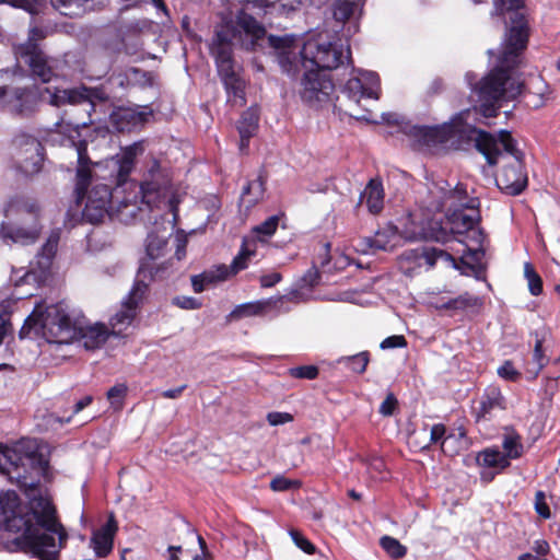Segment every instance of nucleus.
Returning <instances> with one entry per match:
<instances>
[{
    "mask_svg": "<svg viewBox=\"0 0 560 560\" xmlns=\"http://www.w3.org/2000/svg\"><path fill=\"white\" fill-rule=\"evenodd\" d=\"M3 526L8 532L21 533L15 539L18 546L40 560H59V552L68 539L54 505L43 497L34 498L25 513L20 509L4 517Z\"/></svg>",
    "mask_w": 560,
    "mask_h": 560,
    "instance_id": "nucleus-1",
    "label": "nucleus"
},
{
    "mask_svg": "<svg viewBox=\"0 0 560 560\" xmlns=\"http://www.w3.org/2000/svg\"><path fill=\"white\" fill-rule=\"evenodd\" d=\"M265 35V28L245 11H240L235 22L225 23L215 32L211 52L215 58L219 75L233 106L245 105V81L234 70L232 47L235 43L254 49L256 42Z\"/></svg>",
    "mask_w": 560,
    "mask_h": 560,
    "instance_id": "nucleus-2",
    "label": "nucleus"
},
{
    "mask_svg": "<svg viewBox=\"0 0 560 560\" xmlns=\"http://www.w3.org/2000/svg\"><path fill=\"white\" fill-rule=\"evenodd\" d=\"M268 44L277 52L281 69L295 75L302 69L332 70L350 60V49L342 45L312 38L301 47L292 35L268 37Z\"/></svg>",
    "mask_w": 560,
    "mask_h": 560,
    "instance_id": "nucleus-3",
    "label": "nucleus"
},
{
    "mask_svg": "<svg viewBox=\"0 0 560 560\" xmlns=\"http://www.w3.org/2000/svg\"><path fill=\"white\" fill-rule=\"evenodd\" d=\"M513 25L504 39V47L499 58V65L478 84L480 98L495 102L501 98L513 100L522 93V83L514 79L509 71L521 62V55L527 46L528 32L525 18L513 13Z\"/></svg>",
    "mask_w": 560,
    "mask_h": 560,
    "instance_id": "nucleus-4",
    "label": "nucleus"
},
{
    "mask_svg": "<svg viewBox=\"0 0 560 560\" xmlns=\"http://www.w3.org/2000/svg\"><path fill=\"white\" fill-rule=\"evenodd\" d=\"M448 199L455 209L446 224L443 225L436 220L429 221L428 226L422 230V237L439 243H447L455 238L464 243L469 253H478L479 248L474 245L481 246L485 238L483 232L478 226L479 200L469 198L460 185L456 186Z\"/></svg>",
    "mask_w": 560,
    "mask_h": 560,
    "instance_id": "nucleus-5",
    "label": "nucleus"
},
{
    "mask_svg": "<svg viewBox=\"0 0 560 560\" xmlns=\"http://www.w3.org/2000/svg\"><path fill=\"white\" fill-rule=\"evenodd\" d=\"M56 107L66 104L77 105L85 104L88 113L94 108L93 100H104L103 92L96 89H88L85 86L77 89H56L51 91L49 88L39 90L37 86L8 88L0 86V109L9 113L14 117L30 118L37 110L42 100Z\"/></svg>",
    "mask_w": 560,
    "mask_h": 560,
    "instance_id": "nucleus-6",
    "label": "nucleus"
},
{
    "mask_svg": "<svg viewBox=\"0 0 560 560\" xmlns=\"http://www.w3.org/2000/svg\"><path fill=\"white\" fill-rule=\"evenodd\" d=\"M60 132L67 136V141L77 151L78 168L75 192L78 200L86 196L85 207L83 209V218L91 223H98L106 214H110L113 210L114 196L108 185L94 184L88 191V186L92 180V172L90 168V158L86 151V141L81 140L80 128H86L88 122L83 121L72 126L71 124H58Z\"/></svg>",
    "mask_w": 560,
    "mask_h": 560,
    "instance_id": "nucleus-7",
    "label": "nucleus"
},
{
    "mask_svg": "<svg viewBox=\"0 0 560 560\" xmlns=\"http://www.w3.org/2000/svg\"><path fill=\"white\" fill-rule=\"evenodd\" d=\"M476 149L486 158L489 165L508 160L495 178L497 186L510 196L520 195L527 186V176L523 170V154L517 150L515 140L506 130L498 133L478 132Z\"/></svg>",
    "mask_w": 560,
    "mask_h": 560,
    "instance_id": "nucleus-8",
    "label": "nucleus"
},
{
    "mask_svg": "<svg viewBox=\"0 0 560 560\" xmlns=\"http://www.w3.org/2000/svg\"><path fill=\"white\" fill-rule=\"evenodd\" d=\"M475 109H465L458 113L450 122H444L436 126H422L412 125L410 122H395L400 125L401 131L412 139L415 145L419 149H432L439 144H444L451 141L452 144L457 143L458 147L463 144L474 143L477 147L478 132L485 130L475 128L470 122V117L476 116Z\"/></svg>",
    "mask_w": 560,
    "mask_h": 560,
    "instance_id": "nucleus-9",
    "label": "nucleus"
},
{
    "mask_svg": "<svg viewBox=\"0 0 560 560\" xmlns=\"http://www.w3.org/2000/svg\"><path fill=\"white\" fill-rule=\"evenodd\" d=\"M42 335L50 343H70L77 337V323L69 316L63 303L35 306L20 329V338H26L31 331Z\"/></svg>",
    "mask_w": 560,
    "mask_h": 560,
    "instance_id": "nucleus-10",
    "label": "nucleus"
},
{
    "mask_svg": "<svg viewBox=\"0 0 560 560\" xmlns=\"http://www.w3.org/2000/svg\"><path fill=\"white\" fill-rule=\"evenodd\" d=\"M42 335L50 343H70L77 337V323L69 316L63 303L35 306L20 329V338H26L31 331Z\"/></svg>",
    "mask_w": 560,
    "mask_h": 560,
    "instance_id": "nucleus-11",
    "label": "nucleus"
},
{
    "mask_svg": "<svg viewBox=\"0 0 560 560\" xmlns=\"http://www.w3.org/2000/svg\"><path fill=\"white\" fill-rule=\"evenodd\" d=\"M47 467V459L36 451L35 445L20 443L9 448L0 444V472L20 487L35 488L37 481L32 476L43 475Z\"/></svg>",
    "mask_w": 560,
    "mask_h": 560,
    "instance_id": "nucleus-12",
    "label": "nucleus"
},
{
    "mask_svg": "<svg viewBox=\"0 0 560 560\" xmlns=\"http://www.w3.org/2000/svg\"><path fill=\"white\" fill-rule=\"evenodd\" d=\"M141 203L149 210L162 208L174 209V189L172 185V173L170 168L162 165L158 160H152L139 186Z\"/></svg>",
    "mask_w": 560,
    "mask_h": 560,
    "instance_id": "nucleus-13",
    "label": "nucleus"
},
{
    "mask_svg": "<svg viewBox=\"0 0 560 560\" xmlns=\"http://www.w3.org/2000/svg\"><path fill=\"white\" fill-rule=\"evenodd\" d=\"M13 52L16 59L24 60L30 67L32 77L43 83H48L57 77L59 61L47 56L37 43L25 42L14 45Z\"/></svg>",
    "mask_w": 560,
    "mask_h": 560,
    "instance_id": "nucleus-14",
    "label": "nucleus"
},
{
    "mask_svg": "<svg viewBox=\"0 0 560 560\" xmlns=\"http://www.w3.org/2000/svg\"><path fill=\"white\" fill-rule=\"evenodd\" d=\"M152 269L153 267L149 264H143L138 270L135 285L126 301H124L121 310L118 311L110 319L113 334L121 335L122 331L131 325L136 316L137 306L142 300L148 287L145 279L152 278Z\"/></svg>",
    "mask_w": 560,
    "mask_h": 560,
    "instance_id": "nucleus-15",
    "label": "nucleus"
},
{
    "mask_svg": "<svg viewBox=\"0 0 560 560\" xmlns=\"http://www.w3.org/2000/svg\"><path fill=\"white\" fill-rule=\"evenodd\" d=\"M334 84L331 80L318 70L304 69L299 94L304 103L316 109L330 104Z\"/></svg>",
    "mask_w": 560,
    "mask_h": 560,
    "instance_id": "nucleus-16",
    "label": "nucleus"
},
{
    "mask_svg": "<svg viewBox=\"0 0 560 560\" xmlns=\"http://www.w3.org/2000/svg\"><path fill=\"white\" fill-rule=\"evenodd\" d=\"M13 144L16 150L15 159L19 168L25 175L38 173L44 161L42 143L31 135L19 133L13 139Z\"/></svg>",
    "mask_w": 560,
    "mask_h": 560,
    "instance_id": "nucleus-17",
    "label": "nucleus"
},
{
    "mask_svg": "<svg viewBox=\"0 0 560 560\" xmlns=\"http://www.w3.org/2000/svg\"><path fill=\"white\" fill-rule=\"evenodd\" d=\"M278 224L279 217L272 215L252 229V235L249 237H244L241 252L232 262L234 272H238L247 267L246 260L255 254L256 241L266 242L275 234Z\"/></svg>",
    "mask_w": 560,
    "mask_h": 560,
    "instance_id": "nucleus-18",
    "label": "nucleus"
},
{
    "mask_svg": "<svg viewBox=\"0 0 560 560\" xmlns=\"http://www.w3.org/2000/svg\"><path fill=\"white\" fill-rule=\"evenodd\" d=\"M380 78L372 71H360L358 77L349 79L342 93L350 102L359 105L362 98H378Z\"/></svg>",
    "mask_w": 560,
    "mask_h": 560,
    "instance_id": "nucleus-19",
    "label": "nucleus"
},
{
    "mask_svg": "<svg viewBox=\"0 0 560 560\" xmlns=\"http://www.w3.org/2000/svg\"><path fill=\"white\" fill-rule=\"evenodd\" d=\"M168 233L166 230H163L160 233L151 232L148 234L147 237V245H145V252L147 257L142 259L139 269L142 267L143 264H149L153 267L152 269V278L145 279V282L154 280L155 278H162L165 270L167 269V266L165 262L156 264L155 260L162 257L167 247V238Z\"/></svg>",
    "mask_w": 560,
    "mask_h": 560,
    "instance_id": "nucleus-20",
    "label": "nucleus"
},
{
    "mask_svg": "<svg viewBox=\"0 0 560 560\" xmlns=\"http://www.w3.org/2000/svg\"><path fill=\"white\" fill-rule=\"evenodd\" d=\"M149 113L139 106H119L109 115V122L119 132H130L147 121Z\"/></svg>",
    "mask_w": 560,
    "mask_h": 560,
    "instance_id": "nucleus-21",
    "label": "nucleus"
},
{
    "mask_svg": "<svg viewBox=\"0 0 560 560\" xmlns=\"http://www.w3.org/2000/svg\"><path fill=\"white\" fill-rule=\"evenodd\" d=\"M153 211L154 210H149L145 205H142L141 198L138 200V196L135 195L132 199L126 197L121 200H117V205L115 208L113 207L110 215L125 224H129L138 218L144 220L145 213Z\"/></svg>",
    "mask_w": 560,
    "mask_h": 560,
    "instance_id": "nucleus-22",
    "label": "nucleus"
},
{
    "mask_svg": "<svg viewBox=\"0 0 560 560\" xmlns=\"http://www.w3.org/2000/svg\"><path fill=\"white\" fill-rule=\"evenodd\" d=\"M364 0H336L332 5V15L334 19L338 22L349 21V26L346 30V36H351L359 31V25L357 21H352V18H355V13L359 12V15L362 11Z\"/></svg>",
    "mask_w": 560,
    "mask_h": 560,
    "instance_id": "nucleus-23",
    "label": "nucleus"
},
{
    "mask_svg": "<svg viewBox=\"0 0 560 560\" xmlns=\"http://www.w3.org/2000/svg\"><path fill=\"white\" fill-rule=\"evenodd\" d=\"M108 337L109 331L104 324L77 325V337L74 340L81 341L86 350H95L101 348Z\"/></svg>",
    "mask_w": 560,
    "mask_h": 560,
    "instance_id": "nucleus-24",
    "label": "nucleus"
},
{
    "mask_svg": "<svg viewBox=\"0 0 560 560\" xmlns=\"http://www.w3.org/2000/svg\"><path fill=\"white\" fill-rule=\"evenodd\" d=\"M117 528V523L114 516L110 515L106 524L94 532L91 545L98 557H106L112 551Z\"/></svg>",
    "mask_w": 560,
    "mask_h": 560,
    "instance_id": "nucleus-25",
    "label": "nucleus"
},
{
    "mask_svg": "<svg viewBox=\"0 0 560 560\" xmlns=\"http://www.w3.org/2000/svg\"><path fill=\"white\" fill-rule=\"evenodd\" d=\"M505 398L498 387H489L481 396L478 408L475 409L477 420L488 419L495 410H504Z\"/></svg>",
    "mask_w": 560,
    "mask_h": 560,
    "instance_id": "nucleus-26",
    "label": "nucleus"
},
{
    "mask_svg": "<svg viewBox=\"0 0 560 560\" xmlns=\"http://www.w3.org/2000/svg\"><path fill=\"white\" fill-rule=\"evenodd\" d=\"M39 230L40 229L37 225L25 229L23 226L3 223L0 229V236L4 242L10 241L12 243L27 245L34 243L38 238Z\"/></svg>",
    "mask_w": 560,
    "mask_h": 560,
    "instance_id": "nucleus-27",
    "label": "nucleus"
},
{
    "mask_svg": "<svg viewBox=\"0 0 560 560\" xmlns=\"http://www.w3.org/2000/svg\"><path fill=\"white\" fill-rule=\"evenodd\" d=\"M415 258L419 266H422L423 262L428 268H433L439 260L443 261L446 266L457 268L455 258L446 250L436 247H422L421 249H417L415 252Z\"/></svg>",
    "mask_w": 560,
    "mask_h": 560,
    "instance_id": "nucleus-28",
    "label": "nucleus"
},
{
    "mask_svg": "<svg viewBox=\"0 0 560 560\" xmlns=\"http://www.w3.org/2000/svg\"><path fill=\"white\" fill-rule=\"evenodd\" d=\"M365 202L368 210L377 214L384 206V189L381 182L371 179L360 196L359 205Z\"/></svg>",
    "mask_w": 560,
    "mask_h": 560,
    "instance_id": "nucleus-29",
    "label": "nucleus"
},
{
    "mask_svg": "<svg viewBox=\"0 0 560 560\" xmlns=\"http://www.w3.org/2000/svg\"><path fill=\"white\" fill-rule=\"evenodd\" d=\"M143 147L141 143H133L127 147L119 155H117V184L121 185L126 182L135 166L137 155L141 154Z\"/></svg>",
    "mask_w": 560,
    "mask_h": 560,
    "instance_id": "nucleus-30",
    "label": "nucleus"
},
{
    "mask_svg": "<svg viewBox=\"0 0 560 560\" xmlns=\"http://www.w3.org/2000/svg\"><path fill=\"white\" fill-rule=\"evenodd\" d=\"M231 272L235 273L232 267L230 271V269L226 266H220L215 270H209L200 275L192 276V289L196 293H201L209 285L226 280Z\"/></svg>",
    "mask_w": 560,
    "mask_h": 560,
    "instance_id": "nucleus-31",
    "label": "nucleus"
},
{
    "mask_svg": "<svg viewBox=\"0 0 560 560\" xmlns=\"http://www.w3.org/2000/svg\"><path fill=\"white\" fill-rule=\"evenodd\" d=\"M479 303H480V300L477 296H474L466 292V293L460 294L459 296H457L455 299H451L446 302L430 301L429 305H430V307H432L436 311L446 310V311L457 312V311H464L468 307L477 306Z\"/></svg>",
    "mask_w": 560,
    "mask_h": 560,
    "instance_id": "nucleus-32",
    "label": "nucleus"
},
{
    "mask_svg": "<svg viewBox=\"0 0 560 560\" xmlns=\"http://www.w3.org/2000/svg\"><path fill=\"white\" fill-rule=\"evenodd\" d=\"M282 300L283 298H279L277 300L269 299L241 304L232 311L230 316L240 319L249 316L262 315L271 305H276L277 303L282 302Z\"/></svg>",
    "mask_w": 560,
    "mask_h": 560,
    "instance_id": "nucleus-33",
    "label": "nucleus"
},
{
    "mask_svg": "<svg viewBox=\"0 0 560 560\" xmlns=\"http://www.w3.org/2000/svg\"><path fill=\"white\" fill-rule=\"evenodd\" d=\"M266 176L260 173L258 177L252 182H248L243 187L241 201L247 207H254L262 197L265 191Z\"/></svg>",
    "mask_w": 560,
    "mask_h": 560,
    "instance_id": "nucleus-34",
    "label": "nucleus"
},
{
    "mask_svg": "<svg viewBox=\"0 0 560 560\" xmlns=\"http://www.w3.org/2000/svg\"><path fill=\"white\" fill-rule=\"evenodd\" d=\"M59 240V231H52L46 243L42 246L40 252L37 255V265L43 271L49 269L51 266L52 259L57 253Z\"/></svg>",
    "mask_w": 560,
    "mask_h": 560,
    "instance_id": "nucleus-35",
    "label": "nucleus"
},
{
    "mask_svg": "<svg viewBox=\"0 0 560 560\" xmlns=\"http://www.w3.org/2000/svg\"><path fill=\"white\" fill-rule=\"evenodd\" d=\"M60 14L69 18L81 16L86 10L89 0H50Z\"/></svg>",
    "mask_w": 560,
    "mask_h": 560,
    "instance_id": "nucleus-36",
    "label": "nucleus"
},
{
    "mask_svg": "<svg viewBox=\"0 0 560 560\" xmlns=\"http://www.w3.org/2000/svg\"><path fill=\"white\" fill-rule=\"evenodd\" d=\"M479 464L498 469H504L510 465L509 458L498 450L487 448L477 456Z\"/></svg>",
    "mask_w": 560,
    "mask_h": 560,
    "instance_id": "nucleus-37",
    "label": "nucleus"
},
{
    "mask_svg": "<svg viewBox=\"0 0 560 560\" xmlns=\"http://www.w3.org/2000/svg\"><path fill=\"white\" fill-rule=\"evenodd\" d=\"M446 429L443 424H434L430 430V443L441 442L443 453L453 455L456 450L451 447V444L457 440L456 435L450 434L445 436Z\"/></svg>",
    "mask_w": 560,
    "mask_h": 560,
    "instance_id": "nucleus-38",
    "label": "nucleus"
},
{
    "mask_svg": "<svg viewBox=\"0 0 560 560\" xmlns=\"http://www.w3.org/2000/svg\"><path fill=\"white\" fill-rule=\"evenodd\" d=\"M258 114L254 108L247 109L238 121L237 129L243 140L249 139L258 127Z\"/></svg>",
    "mask_w": 560,
    "mask_h": 560,
    "instance_id": "nucleus-39",
    "label": "nucleus"
},
{
    "mask_svg": "<svg viewBox=\"0 0 560 560\" xmlns=\"http://www.w3.org/2000/svg\"><path fill=\"white\" fill-rule=\"evenodd\" d=\"M20 509V499L14 491L0 492V514L7 517Z\"/></svg>",
    "mask_w": 560,
    "mask_h": 560,
    "instance_id": "nucleus-40",
    "label": "nucleus"
},
{
    "mask_svg": "<svg viewBox=\"0 0 560 560\" xmlns=\"http://www.w3.org/2000/svg\"><path fill=\"white\" fill-rule=\"evenodd\" d=\"M382 548L394 559H400L406 556L407 548L396 538L383 536L380 540Z\"/></svg>",
    "mask_w": 560,
    "mask_h": 560,
    "instance_id": "nucleus-41",
    "label": "nucleus"
},
{
    "mask_svg": "<svg viewBox=\"0 0 560 560\" xmlns=\"http://www.w3.org/2000/svg\"><path fill=\"white\" fill-rule=\"evenodd\" d=\"M524 277L527 280L529 292L533 295H539L542 292V280L529 262L524 265Z\"/></svg>",
    "mask_w": 560,
    "mask_h": 560,
    "instance_id": "nucleus-42",
    "label": "nucleus"
},
{
    "mask_svg": "<svg viewBox=\"0 0 560 560\" xmlns=\"http://www.w3.org/2000/svg\"><path fill=\"white\" fill-rule=\"evenodd\" d=\"M503 450L505 452V456L510 458H517L522 455L523 445L520 442V438L514 434H509L504 436L503 440Z\"/></svg>",
    "mask_w": 560,
    "mask_h": 560,
    "instance_id": "nucleus-43",
    "label": "nucleus"
},
{
    "mask_svg": "<svg viewBox=\"0 0 560 560\" xmlns=\"http://www.w3.org/2000/svg\"><path fill=\"white\" fill-rule=\"evenodd\" d=\"M369 360V352L363 351L355 355L342 358L340 361L347 362L353 372L362 374L366 370Z\"/></svg>",
    "mask_w": 560,
    "mask_h": 560,
    "instance_id": "nucleus-44",
    "label": "nucleus"
},
{
    "mask_svg": "<svg viewBox=\"0 0 560 560\" xmlns=\"http://www.w3.org/2000/svg\"><path fill=\"white\" fill-rule=\"evenodd\" d=\"M45 0H0V3H8L14 8H20L31 14H36L44 5Z\"/></svg>",
    "mask_w": 560,
    "mask_h": 560,
    "instance_id": "nucleus-45",
    "label": "nucleus"
},
{
    "mask_svg": "<svg viewBox=\"0 0 560 560\" xmlns=\"http://www.w3.org/2000/svg\"><path fill=\"white\" fill-rule=\"evenodd\" d=\"M301 487V481L296 479H288L284 476L278 475L270 481V488L273 491H287L290 489H298Z\"/></svg>",
    "mask_w": 560,
    "mask_h": 560,
    "instance_id": "nucleus-46",
    "label": "nucleus"
},
{
    "mask_svg": "<svg viewBox=\"0 0 560 560\" xmlns=\"http://www.w3.org/2000/svg\"><path fill=\"white\" fill-rule=\"evenodd\" d=\"M533 361H534V369L532 372L537 375L544 366L547 365L549 362V359L545 355L542 350V340L536 339L535 347H534V353H533Z\"/></svg>",
    "mask_w": 560,
    "mask_h": 560,
    "instance_id": "nucleus-47",
    "label": "nucleus"
},
{
    "mask_svg": "<svg viewBox=\"0 0 560 560\" xmlns=\"http://www.w3.org/2000/svg\"><path fill=\"white\" fill-rule=\"evenodd\" d=\"M126 393L127 386L124 384H117L109 388V390L107 392V399L109 400L114 409L118 410L121 408Z\"/></svg>",
    "mask_w": 560,
    "mask_h": 560,
    "instance_id": "nucleus-48",
    "label": "nucleus"
},
{
    "mask_svg": "<svg viewBox=\"0 0 560 560\" xmlns=\"http://www.w3.org/2000/svg\"><path fill=\"white\" fill-rule=\"evenodd\" d=\"M292 377L314 380L318 375V368L315 365H302L289 370Z\"/></svg>",
    "mask_w": 560,
    "mask_h": 560,
    "instance_id": "nucleus-49",
    "label": "nucleus"
},
{
    "mask_svg": "<svg viewBox=\"0 0 560 560\" xmlns=\"http://www.w3.org/2000/svg\"><path fill=\"white\" fill-rule=\"evenodd\" d=\"M522 0H493L494 9L492 15H503L505 11L515 10L521 5Z\"/></svg>",
    "mask_w": 560,
    "mask_h": 560,
    "instance_id": "nucleus-50",
    "label": "nucleus"
},
{
    "mask_svg": "<svg viewBox=\"0 0 560 560\" xmlns=\"http://www.w3.org/2000/svg\"><path fill=\"white\" fill-rule=\"evenodd\" d=\"M471 109H475L477 112L476 116L470 117V122L474 125L475 128L476 124L480 122L478 116L481 115L483 118H490L495 117L498 109L492 104H482L480 108L472 107Z\"/></svg>",
    "mask_w": 560,
    "mask_h": 560,
    "instance_id": "nucleus-51",
    "label": "nucleus"
},
{
    "mask_svg": "<svg viewBox=\"0 0 560 560\" xmlns=\"http://www.w3.org/2000/svg\"><path fill=\"white\" fill-rule=\"evenodd\" d=\"M290 535L295 542V545L302 549L304 552L312 555L315 552V546L306 538L304 537L300 532L298 530H291Z\"/></svg>",
    "mask_w": 560,
    "mask_h": 560,
    "instance_id": "nucleus-52",
    "label": "nucleus"
},
{
    "mask_svg": "<svg viewBox=\"0 0 560 560\" xmlns=\"http://www.w3.org/2000/svg\"><path fill=\"white\" fill-rule=\"evenodd\" d=\"M498 374L500 377L513 382L518 380L521 376V373L515 370L511 361H505L503 365L498 369Z\"/></svg>",
    "mask_w": 560,
    "mask_h": 560,
    "instance_id": "nucleus-53",
    "label": "nucleus"
},
{
    "mask_svg": "<svg viewBox=\"0 0 560 560\" xmlns=\"http://www.w3.org/2000/svg\"><path fill=\"white\" fill-rule=\"evenodd\" d=\"M173 304L183 310H198L201 307V302L191 296H176L173 299Z\"/></svg>",
    "mask_w": 560,
    "mask_h": 560,
    "instance_id": "nucleus-54",
    "label": "nucleus"
},
{
    "mask_svg": "<svg viewBox=\"0 0 560 560\" xmlns=\"http://www.w3.org/2000/svg\"><path fill=\"white\" fill-rule=\"evenodd\" d=\"M535 509L536 512L544 518L550 517V510L546 503V497L542 491H537L535 495Z\"/></svg>",
    "mask_w": 560,
    "mask_h": 560,
    "instance_id": "nucleus-55",
    "label": "nucleus"
},
{
    "mask_svg": "<svg viewBox=\"0 0 560 560\" xmlns=\"http://www.w3.org/2000/svg\"><path fill=\"white\" fill-rule=\"evenodd\" d=\"M14 210L25 212L28 217H32L33 219L36 218L34 214V206H27L26 203H22L20 200L11 201L8 205V208L5 209V215L8 217L10 212H13Z\"/></svg>",
    "mask_w": 560,
    "mask_h": 560,
    "instance_id": "nucleus-56",
    "label": "nucleus"
},
{
    "mask_svg": "<svg viewBox=\"0 0 560 560\" xmlns=\"http://www.w3.org/2000/svg\"><path fill=\"white\" fill-rule=\"evenodd\" d=\"M267 420L270 425H279L283 423L291 422L293 420V416L289 412H269L267 415Z\"/></svg>",
    "mask_w": 560,
    "mask_h": 560,
    "instance_id": "nucleus-57",
    "label": "nucleus"
},
{
    "mask_svg": "<svg viewBox=\"0 0 560 560\" xmlns=\"http://www.w3.org/2000/svg\"><path fill=\"white\" fill-rule=\"evenodd\" d=\"M407 345V341L404 336L401 335H394L390 337L385 338L381 342L382 349H393V348H402Z\"/></svg>",
    "mask_w": 560,
    "mask_h": 560,
    "instance_id": "nucleus-58",
    "label": "nucleus"
},
{
    "mask_svg": "<svg viewBox=\"0 0 560 560\" xmlns=\"http://www.w3.org/2000/svg\"><path fill=\"white\" fill-rule=\"evenodd\" d=\"M397 406V399L394 394H388L385 400L380 406V413L383 416H392Z\"/></svg>",
    "mask_w": 560,
    "mask_h": 560,
    "instance_id": "nucleus-59",
    "label": "nucleus"
},
{
    "mask_svg": "<svg viewBox=\"0 0 560 560\" xmlns=\"http://www.w3.org/2000/svg\"><path fill=\"white\" fill-rule=\"evenodd\" d=\"M12 331V324L10 320L9 313L0 314V345L3 342V339L8 334Z\"/></svg>",
    "mask_w": 560,
    "mask_h": 560,
    "instance_id": "nucleus-60",
    "label": "nucleus"
},
{
    "mask_svg": "<svg viewBox=\"0 0 560 560\" xmlns=\"http://www.w3.org/2000/svg\"><path fill=\"white\" fill-rule=\"evenodd\" d=\"M281 275L279 272H271L264 275L259 278L260 285L262 288H271L281 281Z\"/></svg>",
    "mask_w": 560,
    "mask_h": 560,
    "instance_id": "nucleus-61",
    "label": "nucleus"
},
{
    "mask_svg": "<svg viewBox=\"0 0 560 560\" xmlns=\"http://www.w3.org/2000/svg\"><path fill=\"white\" fill-rule=\"evenodd\" d=\"M176 241H177V245H176L175 255H176L177 259L180 260L186 255L185 248H186V244H187V238L184 235H177Z\"/></svg>",
    "mask_w": 560,
    "mask_h": 560,
    "instance_id": "nucleus-62",
    "label": "nucleus"
},
{
    "mask_svg": "<svg viewBox=\"0 0 560 560\" xmlns=\"http://www.w3.org/2000/svg\"><path fill=\"white\" fill-rule=\"evenodd\" d=\"M319 272L316 270V269H311L307 271V273L305 275L304 277V281L311 285V287H314L318 283L319 281Z\"/></svg>",
    "mask_w": 560,
    "mask_h": 560,
    "instance_id": "nucleus-63",
    "label": "nucleus"
},
{
    "mask_svg": "<svg viewBox=\"0 0 560 560\" xmlns=\"http://www.w3.org/2000/svg\"><path fill=\"white\" fill-rule=\"evenodd\" d=\"M533 549L536 551L538 557H542L548 553L549 545L545 540H537L535 541Z\"/></svg>",
    "mask_w": 560,
    "mask_h": 560,
    "instance_id": "nucleus-64",
    "label": "nucleus"
}]
</instances>
